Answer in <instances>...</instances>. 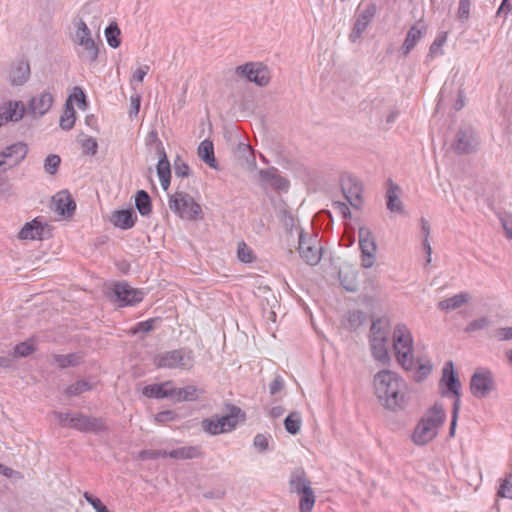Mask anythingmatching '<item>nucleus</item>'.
<instances>
[{
  "mask_svg": "<svg viewBox=\"0 0 512 512\" xmlns=\"http://www.w3.org/2000/svg\"><path fill=\"white\" fill-rule=\"evenodd\" d=\"M374 390L379 402L387 409L395 411L405 407L407 384L396 372L381 370L374 375Z\"/></svg>",
  "mask_w": 512,
  "mask_h": 512,
  "instance_id": "f257e3e1",
  "label": "nucleus"
},
{
  "mask_svg": "<svg viewBox=\"0 0 512 512\" xmlns=\"http://www.w3.org/2000/svg\"><path fill=\"white\" fill-rule=\"evenodd\" d=\"M446 414L442 405L435 404L416 425L412 440L416 445H425L437 435V429L443 424Z\"/></svg>",
  "mask_w": 512,
  "mask_h": 512,
  "instance_id": "f03ea898",
  "label": "nucleus"
},
{
  "mask_svg": "<svg viewBox=\"0 0 512 512\" xmlns=\"http://www.w3.org/2000/svg\"><path fill=\"white\" fill-rule=\"evenodd\" d=\"M393 347L397 362L407 371L413 370L415 360L413 357V337L408 327L399 323L393 331Z\"/></svg>",
  "mask_w": 512,
  "mask_h": 512,
  "instance_id": "7ed1b4c3",
  "label": "nucleus"
},
{
  "mask_svg": "<svg viewBox=\"0 0 512 512\" xmlns=\"http://www.w3.org/2000/svg\"><path fill=\"white\" fill-rule=\"evenodd\" d=\"M170 210L182 219L196 220L202 215L201 206L186 192H175L169 198Z\"/></svg>",
  "mask_w": 512,
  "mask_h": 512,
  "instance_id": "20e7f679",
  "label": "nucleus"
},
{
  "mask_svg": "<svg viewBox=\"0 0 512 512\" xmlns=\"http://www.w3.org/2000/svg\"><path fill=\"white\" fill-rule=\"evenodd\" d=\"M157 368L188 370L193 365L192 351L180 348L157 354L154 358Z\"/></svg>",
  "mask_w": 512,
  "mask_h": 512,
  "instance_id": "39448f33",
  "label": "nucleus"
},
{
  "mask_svg": "<svg viewBox=\"0 0 512 512\" xmlns=\"http://www.w3.org/2000/svg\"><path fill=\"white\" fill-rule=\"evenodd\" d=\"M240 412L241 409L239 407L232 405L230 412L226 415H214L203 419L201 421V427L204 432L210 435H219L232 431L237 425V417Z\"/></svg>",
  "mask_w": 512,
  "mask_h": 512,
  "instance_id": "423d86ee",
  "label": "nucleus"
},
{
  "mask_svg": "<svg viewBox=\"0 0 512 512\" xmlns=\"http://www.w3.org/2000/svg\"><path fill=\"white\" fill-rule=\"evenodd\" d=\"M110 300L118 307L135 306L144 298V292L131 287L126 282H116L107 292Z\"/></svg>",
  "mask_w": 512,
  "mask_h": 512,
  "instance_id": "0eeeda50",
  "label": "nucleus"
},
{
  "mask_svg": "<svg viewBox=\"0 0 512 512\" xmlns=\"http://www.w3.org/2000/svg\"><path fill=\"white\" fill-rule=\"evenodd\" d=\"M321 247L317 235H307L300 230L298 239V252L301 258L311 266L317 265L321 260Z\"/></svg>",
  "mask_w": 512,
  "mask_h": 512,
  "instance_id": "6e6552de",
  "label": "nucleus"
},
{
  "mask_svg": "<svg viewBox=\"0 0 512 512\" xmlns=\"http://www.w3.org/2000/svg\"><path fill=\"white\" fill-rule=\"evenodd\" d=\"M493 373L488 369L477 370L470 380V391L476 398H485L495 390Z\"/></svg>",
  "mask_w": 512,
  "mask_h": 512,
  "instance_id": "1a4fd4ad",
  "label": "nucleus"
},
{
  "mask_svg": "<svg viewBox=\"0 0 512 512\" xmlns=\"http://www.w3.org/2000/svg\"><path fill=\"white\" fill-rule=\"evenodd\" d=\"M479 145L478 136L475 130L470 126L461 127L452 144V148L456 154H470L477 150Z\"/></svg>",
  "mask_w": 512,
  "mask_h": 512,
  "instance_id": "9d476101",
  "label": "nucleus"
},
{
  "mask_svg": "<svg viewBox=\"0 0 512 512\" xmlns=\"http://www.w3.org/2000/svg\"><path fill=\"white\" fill-rule=\"evenodd\" d=\"M359 247L361 250V265L364 268H371L376 259L377 245L368 227L359 228Z\"/></svg>",
  "mask_w": 512,
  "mask_h": 512,
  "instance_id": "9b49d317",
  "label": "nucleus"
},
{
  "mask_svg": "<svg viewBox=\"0 0 512 512\" xmlns=\"http://www.w3.org/2000/svg\"><path fill=\"white\" fill-rule=\"evenodd\" d=\"M236 74L258 86H266L270 81V72L262 63L248 62L240 65L236 68Z\"/></svg>",
  "mask_w": 512,
  "mask_h": 512,
  "instance_id": "f8f14e48",
  "label": "nucleus"
},
{
  "mask_svg": "<svg viewBox=\"0 0 512 512\" xmlns=\"http://www.w3.org/2000/svg\"><path fill=\"white\" fill-rule=\"evenodd\" d=\"M70 428L83 433L98 434L107 429L105 421L101 417L88 416L83 413H76L70 419Z\"/></svg>",
  "mask_w": 512,
  "mask_h": 512,
  "instance_id": "ddd939ff",
  "label": "nucleus"
},
{
  "mask_svg": "<svg viewBox=\"0 0 512 512\" xmlns=\"http://www.w3.org/2000/svg\"><path fill=\"white\" fill-rule=\"evenodd\" d=\"M377 10L378 7L375 3H369L362 11L358 12L352 33L350 34V40L352 42H355L361 37L372 19L375 17Z\"/></svg>",
  "mask_w": 512,
  "mask_h": 512,
  "instance_id": "4468645a",
  "label": "nucleus"
},
{
  "mask_svg": "<svg viewBox=\"0 0 512 512\" xmlns=\"http://www.w3.org/2000/svg\"><path fill=\"white\" fill-rule=\"evenodd\" d=\"M342 192L349 204L359 209L362 204V186L356 177L351 175L342 179Z\"/></svg>",
  "mask_w": 512,
  "mask_h": 512,
  "instance_id": "2eb2a0df",
  "label": "nucleus"
},
{
  "mask_svg": "<svg viewBox=\"0 0 512 512\" xmlns=\"http://www.w3.org/2000/svg\"><path fill=\"white\" fill-rule=\"evenodd\" d=\"M440 383L444 384L446 387V389L442 391L443 396H448L449 394H452L456 397L455 400H460L461 383L454 371L452 361H448L445 363Z\"/></svg>",
  "mask_w": 512,
  "mask_h": 512,
  "instance_id": "dca6fc26",
  "label": "nucleus"
},
{
  "mask_svg": "<svg viewBox=\"0 0 512 512\" xmlns=\"http://www.w3.org/2000/svg\"><path fill=\"white\" fill-rule=\"evenodd\" d=\"M28 147L23 142H17L0 151L2 160L6 162L7 170L17 166L27 155Z\"/></svg>",
  "mask_w": 512,
  "mask_h": 512,
  "instance_id": "f3484780",
  "label": "nucleus"
},
{
  "mask_svg": "<svg viewBox=\"0 0 512 512\" xmlns=\"http://www.w3.org/2000/svg\"><path fill=\"white\" fill-rule=\"evenodd\" d=\"M54 98L53 95L48 92L44 91L40 93L39 95H36L31 98L28 104L29 112L33 116H43L45 115L50 108L52 107Z\"/></svg>",
  "mask_w": 512,
  "mask_h": 512,
  "instance_id": "a211bd4d",
  "label": "nucleus"
},
{
  "mask_svg": "<svg viewBox=\"0 0 512 512\" xmlns=\"http://www.w3.org/2000/svg\"><path fill=\"white\" fill-rule=\"evenodd\" d=\"M173 382L172 381H165L163 383H155V384H149L146 385L143 390L142 394L147 398H154V399H164V398H171L173 399Z\"/></svg>",
  "mask_w": 512,
  "mask_h": 512,
  "instance_id": "6ab92c4d",
  "label": "nucleus"
},
{
  "mask_svg": "<svg viewBox=\"0 0 512 512\" xmlns=\"http://www.w3.org/2000/svg\"><path fill=\"white\" fill-rule=\"evenodd\" d=\"M137 220V215L132 208L116 210L111 216V222L115 227L123 230L131 229Z\"/></svg>",
  "mask_w": 512,
  "mask_h": 512,
  "instance_id": "aec40b11",
  "label": "nucleus"
},
{
  "mask_svg": "<svg viewBox=\"0 0 512 512\" xmlns=\"http://www.w3.org/2000/svg\"><path fill=\"white\" fill-rule=\"evenodd\" d=\"M25 106L21 101H10L0 107V119L5 123L8 121H19L23 118Z\"/></svg>",
  "mask_w": 512,
  "mask_h": 512,
  "instance_id": "412c9836",
  "label": "nucleus"
},
{
  "mask_svg": "<svg viewBox=\"0 0 512 512\" xmlns=\"http://www.w3.org/2000/svg\"><path fill=\"white\" fill-rule=\"evenodd\" d=\"M30 77V66L27 61L21 60L14 64L9 72L10 83L13 86L25 84Z\"/></svg>",
  "mask_w": 512,
  "mask_h": 512,
  "instance_id": "4be33fe9",
  "label": "nucleus"
},
{
  "mask_svg": "<svg viewBox=\"0 0 512 512\" xmlns=\"http://www.w3.org/2000/svg\"><path fill=\"white\" fill-rule=\"evenodd\" d=\"M289 487L291 492L297 494L311 489V482L307 478V475L302 468L294 469L291 472L289 479Z\"/></svg>",
  "mask_w": 512,
  "mask_h": 512,
  "instance_id": "5701e85b",
  "label": "nucleus"
},
{
  "mask_svg": "<svg viewBox=\"0 0 512 512\" xmlns=\"http://www.w3.org/2000/svg\"><path fill=\"white\" fill-rule=\"evenodd\" d=\"M45 227L42 222L34 219L30 222H27L19 232V238L21 240H42L45 238L44 236Z\"/></svg>",
  "mask_w": 512,
  "mask_h": 512,
  "instance_id": "b1692460",
  "label": "nucleus"
},
{
  "mask_svg": "<svg viewBox=\"0 0 512 512\" xmlns=\"http://www.w3.org/2000/svg\"><path fill=\"white\" fill-rule=\"evenodd\" d=\"M426 32L424 26L413 25L407 32L406 38L403 45L401 46V52L404 56H407L416 44L421 40Z\"/></svg>",
  "mask_w": 512,
  "mask_h": 512,
  "instance_id": "393cba45",
  "label": "nucleus"
},
{
  "mask_svg": "<svg viewBox=\"0 0 512 512\" xmlns=\"http://www.w3.org/2000/svg\"><path fill=\"white\" fill-rule=\"evenodd\" d=\"M387 340L388 338L369 339L373 358L382 364H387L390 361V355L387 348Z\"/></svg>",
  "mask_w": 512,
  "mask_h": 512,
  "instance_id": "a878e982",
  "label": "nucleus"
},
{
  "mask_svg": "<svg viewBox=\"0 0 512 512\" xmlns=\"http://www.w3.org/2000/svg\"><path fill=\"white\" fill-rule=\"evenodd\" d=\"M169 457L177 460H191L203 457L201 446H182L169 451Z\"/></svg>",
  "mask_w": 512,
  "mask_h": 512,
  "instance_id": "bb28decb",
  "label": "nucleus"
},
{
  "mask_svg": "<svg viewBox=\"0 0 512 512\" xmlns=\"http://www.w3.org/2000/svg\"><path fill=\"white\" fill-rule=\"evenodd\" d=\"M56 211L62 216H71L75 209L76 203L68 193H58L56 198Z\"/></svg>",
  "mask_w": 512,
  "mask_h": 512,
  "instance_id": "cd10ccee",
  "label": "nucleus"
},
{
  "mask_svg": "<svg viewBox=\"0 0 512 512\" xmlns=\"http://www.w3.org/2000/svg\"><path fill=\"white\" fill-rule=\"evenodd\" d=\"M469 300L470 295L466 292H461L453 297L440 301L437 306L440 310L448 312L460 308L464 304L468 303Z\"/></svg>",
  "mask_w": 512,
  "mask_h": 512,
  "instance_id": "c85d7f7f",
  "label": "nucleus"
},
{
  "mask_svg": "<svg viewBox=\"0 0 512 512\" xmlns=\"http://www.w3.org/2000/svg\"><path fill=\"white\" fill-rule=\"evenodd\" d=\"M399 187L390 182L389 188L386 193V205L390 212L402 213L403 204L398 196Z\"/></svg>",
  "mask_w": 512,
  "mask_h": 512,
  "instance_id": "c756f323",
  "label": "nucleus"
},
{
  "mask_svg": "<svg viewBox=\"0 0 512 512\" xmlns=\"http://www.w3.org/2000/svg\"><path fill=\"white\" fill-rule=\"evenodd\" d=\"M173 400L175 401H195L199 398L201 391L194 385H188L183 388L173 386Z\"/></svg>",
  "mask_w": 512,
  "mask_h": 512,
  "instance_id": "7c9ffc66",
  "label": "nucleus"
},
{
  "mask_svg": "<svg viewBox=\"0 0 512 512\" xmlns=\"http://www.w3.org/2000/svg\"><path fill=\"white\" fill-rule=\"evenodd\" d=\"M198 156L211 168H217V162L214 155V147L211 141L204 140L200 143L198 147Z\"/></svg>",
  "mask_w": 512,
  "mask_h": 512,
  "instance_id": "2f4dec72",
  "label": "nucleus"
},
{
  "mask_svg": "<svg viewBox=\"0 0 512 512\" xmlns=\"http://www.w3.org/2000/svg\"><path fill=\"white\" fill-rule=\"evenodd\" d=\"M53 360L60 368H68L80 365L83 357L80 353L55 354L53 355Z\"/></svg>",
  "mask_w": 512,
  "mask_h": 512,
  "instance_id": "473e14b6",
  "label": "nucleus"
},
{
  "mask_svg": "<svg viewBox=\"0 0 512 512\" xmlns=\"http://www.w3.org/2000/svg\"><path fill=\"white\" fill-rule=\"evenodd\" d=\"M83 47V51L79 53V56L88 62L96 61L98 57V46L95 41L91 38L80 41L77 43Z\"/></svg>",
  "mask_w": 512,
  "mask_h": 512,
  "instance_id": "72a5a7b5",
  "label": "nucleus"
},
{
  "mask_svg": "<svg viewBox=\"0 0 512 512\" xmlns=\"http://www.w3.org/2000/svg\"><path fill=\"white\" fill-rule=\"evenodd\" d=\"M135 207L142 216H148L151 213V198L145 190L137 191L135 195Z\"/></svg>",
  "mask_w": 512,
  "mask_h": 512,
  "instance_id": "f704fd0d",
  "label": "nucleus"
},
{
  "mask_svg": "<svg viewBox=\"0 0 512 512\" xmlns=\"http://www.w3.org/2000/svg\"><path fill=\"white\" fill-rule=\"evenodd\" d=\"M157 148H158V152H159V160H158V164H157V167H156L158 177L159 178L171 177L170 163H169V160L167 158L165 149H164V147L162 145V142L158 143V147Z\"/></svg>",
  "mask_w": 512,
  "mask_h": 512,
  "instance_id": "c9c22d12",
  "label": "nucleus"
},
{
  "mask_svg": "<svg viewBox=\"0 0 512 512\" xmlns=\"http://www.w3.org/2000/svg\"><path fill=\"white\" fill-rule=\"evenodd\" d=\"M75 110L73 108L72 103L69 102V100L66 101L65 109L63 111V114L60 117V127L63 130L69 131L73 128L75 124Z\"/></svg>",
  "mask_w": 512,
  "mask_h": 512,
  "instance_id": "e433bc0d",
  "label": "nucleus"
},
{
  "mask_svg": "<svg viewBox=\"0 0 512 512\" xmlns=\"http://www.w3.org/2000/svg\"><path fill=\"white\" fill-rule=\"evenodd\" d=\"M371 338H388V321L384 318H378L372 322L370 328Z\"/></svg>",
  "mask_w": 512,
  "mask_h": 512,
  "instance_id": "4c0bfd02",
  "label": "nucleus"
},
{
  "mask_svg": "<svg viewBox=\"0 0 512 512\" xmlns=\"http://www.w3.org/2000/svg\"><path fill=\"white\" fill-rule=\"evenodd\" d=\"M301 414L299 412H291L284 419V427L289 434L296 435L301 428Z\"/></svg>",
  "mask_w": 512,
  "mask_h": 512,
  "instance_id": "58836bf2",
  "label": "nucleus"
},
{
  "mask_svg": "<svg viewBox=\"0 0 512 512\" xmlns=\"http://www.w3.org/2000/svg\"><path fill=\"white\" fill-rule=\"evenodd\" d=\"M107 43L112 48H117L121 44L120 40V29L115 22L110 23L105 31Z\"/></svg>",
  "mask_w": 512,
  "mask_h": 512,
  "instance_id": "ea45409f",
  "label": "nucleus"
},
{
  "mask_svg": "<svg viewBox=\"0 0 512 512\" xmlns=\"http://www.w3.org/2000/svg\"><path fill=\"white\" fill-rule=\"evenodd\" d=\"M92 390V384L86 380H78L73 384L69 385L64 393L68 397L78 396L84 392Z\"/></svg>",
  "mask_w": 512,
  "mask_h": 512,
  "instance_id": "a19ab883",
  "label": "nucleus"
},
{
  "mask_svg": "<svg viewBox=\"0 0 512 512\" xmlns=\"http://www.w3.org/2000/svg\"><path fill=\"white\" fill-rule=\"evenodd\" d=\"M299 494L301 495L299 501L300 512H311L316 500L312 488Z\"/></svg>",
  "mask_w": 512,
  "mask_h": 512,
  "instance_id": "79ce46f5",
  "label": "nucleus"
},
{
  "mask_svg": "<svg viewBox=\"0 0 512 512\" xmlns=\"http://www.w3.org/2000/svg\"><path fill=\"white\" fill-rule=\"evenodd\" d=\"M446 41L447 32L439 33L429 48L428 57L434 58L436 56L443 55L442 47L446 43Z\"/></svg>",
  "mask_w": 512,
  "mask_h": 512,
  "instance_id": "37998d69",
  "label": "nucleus"
},
{
  "mask_svg": "<svg viewBox=\"0 0 512 512\" xmlns=\"http://www.w3.org/2000/svg\"><path fill=\"white\" fill-rule=\"evenodd\" d=\"M365 319L366 315L361 310L350 311L347 317L349 329L356 330L364 323Z\"/></svg>",
  "mask_w": 512,
  "mask_h": 512,
  "instance_id": "c03bdc74",
  "label": "nucleus"
},
{
  "mask_svg": "<svg viewBox=\"0 0 512 512\" xmlns=\"http://www.w3.org/2000/svg\"><path fill=\"white\" fill-rule=\"evenodd\" d=\"M237 257L243 263H251L254 260L252 249L243 241L238 244Z\"/></svg>",
  "mask_w": 512,
  "mask_h": 512,
  "instance_id": "a18cd8bd",
  "label": "nucleus"
},
{
  "mask_svg": "<svg viewBox=\"0 0 512 512\" xmlns=\"http://www.w3.org/2000/svg\"><path fill=\"white\" fill-rule=\"evenodd\" d=\"M61 163L60 156L56 154H50L44 161V169L47 173L54 175L57 173Z\"/></svg>",
  "mask_w": 512,
  "mask_h": 512,
  "instance_id": "49530a36",
  "label": "nucleus"
},
{
  "mask_svg": "<svg viewBox=\"0 0 512 512\" xmlns=\"http://www.w3.org/2000/svg\"><path fill=\"white\" fill-rule=\"evenodd\" d=\"M491 320L488 317H480L471 321L465 328V332L471 333L478 330H483L491 325Z\"/></svg>",
  "mask_w": 512,
  "mask_h": 512,
  "instance_id": "de8ad7c7",
  "label": "nucleus"
},
{
  "mask_svg": "<svg viewBox=\"0 0 512 512\" xmlns=\"http://www.w3.org/2000/svg\"><path fill=\"white\" fill-rule=\"evenodd\" d=\"M159 321V318H150L145 321L138 322L132 329L133 334L136 333H148L155 328V323Z\"/></svg>",
  "mask_w": 512,
  "mask_h": 512,
  "instance_id": "09e8293b",
  "label": "nucleus"
},
{
  "mask_svg": "<svg viewBox=\"0 0 512 512\" xmlns=\"http://www.w3.org/2000/svg\"><path fill=\"white\" fill-rule=\"evenodd\" d=\"M174 172L176 177H187L190 174L189 165L180 157L176 156L174 160Z\"/></svg>",
  "mask_w": 512,
  "mask_h": 512,
  "instance_id": "8fccbe9b",
  "label": "nucleus"
},
{
  "mask_svg": "<svg viewBox=\"0 0 512 512\" xmlns=\"http://www.w3.org/2000/svg\"><path fill=\"white\" fill-rule=\"evenodd\" d=\"M270 438H271L270 435L258 433L255 435V437L253 439V445L260 453H264L269 450V439Z\"/></svg>",
  "mask_w": 512,
  "mask_h": 512,
  "instance_id": "3c124183",
  "label": "nucleus"
},
{
  "mask_svg": "<svg viewBox=\"0 0 512 512\" xmlns=\"http://www.w3.org/2000/svg\"><path fill=\"white\" fill-rule=\"evenodd\" d=\"M471 0H459L457 18L461 22H465L470 17Z\"/></svg>",
  "mask_w": 512,
  "mask_h": 512,
  "instance_id": "603ef678",
  "label": "nucleus"
},
{
  "mask_svg": "<svg viewBox=\"0 0 512 512\" xmlns=\"http://www.w3.org/2000/svg\"><path fill=\"white\" fill-rule=\"evenodd\" d=\"M413 369H416L414 379L419 382V381H422L424 378H426L430 374L432 366L429 362H426V363H418V362L416 363L415 362V366Z\"/></svg>",
  "mask_w": 512,
  "mask_h": 512,
  "instance_id": "864d4df0",
  "label": "nucleus"
},
{
  "mask_svg": "<svg viewBox=\"0 0 512 512\" xmlns=\"http://www.w3.org/2000/svg\"><path fill=\"white\" fill-rule=\"evenodd\" d=\"M83 154L94 156L97 153L98 143L95 138L87 137L81 143Z\"/></svg>",
  "mask_w": 512,
  "mask_h": 512,
  "instance_id": "5fc2aeb1",
  "label": "nucleus"
},
{
  "mask_svg": "<svg viewBox=\"0 0 512 512\" xmlns=\"http://www.w3.org/2000/svg\"><path fill=\"white\" fill-rule=\"evenodd\" d=\"M83 497L95 509L96 512H110L102 501L89 492H84Z\"/></svg>",
  "mask_w": 512,
  "mask_h": 512,
  "instance_id": "6e6d98bb",
  "label": "nucleus"
},
{
  "mask_svg": "<svg viewBox=\"0 0 512 512\" xmlns=\"http://www.w3.org/2000/svg\"><path fill=\"white\" fill-rule=\"evenodd\" d=\"M35 350L34 345L31 342L24 341L17 344L14 348V353L20 357H26L32 354Z\"/></svg>",
  "mask_w": 512,
  "mask_h": 512,
  "instance_id": "4d7b16f0",
  "label": "nucleus"
},
{
  "mask_svg": "<svg viewBox=\"0 0 512 512\" xmlns=\"http://www.w3.org/2000/svg\"><path fill=\"white\" fill-rule=\"evenodd\" d=\"M91 38V31L88 28L87 24L80 20L76 29V43Z\"/></svg>",
  "mask_w": 512,
  "mask_h": 512,
  "instance_id": "13d9d810",
  "label": "nucleus"
},
{
  "mask_svg": "<svg viewBox=\"0 0 512 512\" xmlns=\"http://www.w3.org/2000/svg\"><path fill=\"white\" fill-rule=\"evenodd\" d=\"M497 495L501 498L512 499V483L508 479L501 481Z\"/></svg>",
  "mask_w": 512,
  "mask_h": 512,
  "instance_id": "bf43d9fd",
  "label": "nucleus"
},
{
  "mask_svg": "<svg viewBox=\"0 0 512 512\" xmlns=\"http://www.w3.org/2000/svg\"><path fill=\"white\" fill-rule=\"evenodd\" d=\"M285 386L284 379L282 376L277 375L273 379V381L269 384V393L271 396H276L279 392L283 390Z\"/></svg>",
  "mask_w": 512,
  "mask_h": 512,
  "instance_id": "052dcab7",
  "label": "nucleus"
},
{
  "mask_svg": "<svg viewBox=\"0 0 512 512\" xmlns=\"http://www.w3.org/2000/svg\"><path fill=\"white\" fill-rule=\"evenodd\" d=\"M494 336L498 341H508L512 339V326L500 327L494 332Z\"/></svg>",
  "mask_w": 512,
  "mask_h": 512,
  "instance_id": "680f3d73",
  "label": "nucleus"
},
{
  "mask_svg": "<svg viewBox=\"0 0 512 512\" xmlns=\"http://www.w3.org/2000/svg\"><path fill=\"white\" fill-rule=\"evenodd\" d=\"M74 98V100L78 103V105L81 107V105L86 106V95L82 88L75 87L73 90V94L69 96L67 100L71 103V99Z\"/></svg>",
  "mask_w": 512,
  "mask_h": 512,
  "instance_id": "e2e57ef3",
  "label": "nucleus"
},
{
  "mask_svg": "<svg viewBox=\"0 0 512 512\" xmlns=\"http://www.w3.org/2000/svg\"><path fill=\"white\" fill-rule=\"evenodd\" d=\"M501 225L507 238L512 239V215H503L500 217Z\"/></svg>",
  "mask_w": 512,
  "mask_h": 512,
  "instance_id": "0e129e2a",
  "label": "nucleus"
},
{
  "mask_svg": "<svg viewBox=\"0 0 512 512\" xmlns=\"http://www.w3.org/2000/svg\"><path fill=\"white\" fill-rule=\"evenodd\" d=\"M277 174V170L275 168L270 169H262L259 171L260 180L265 183H272L274 177Z\"/></svg>",
  "mask_w": 512,
  "mask_h": 512,
  "instance_id": "69168bd1",
  "label": "nucleus"
},
{
  "mask_svg": "<svg viewBox=\"0 0 512 512\" xmlns=\"http://www.w3.org/2000/svg\"><path fill=\"white\" fill-rule=\"evenodd\" d=\"M149 66L148 65H143L141 67H139L133 74L132 78H131V83L133 84L134 82H138V83H141L143 80H144V77L147 75V73L149 72Z\"/></svg>",
  "mask_w": 512,
  "mask_h": 512,
  "instance_id": "338daca9",
  "label": "nucleus"
},
{
  "mask_svg": "<svg viewBox=\"0 0 512 512\" xmlns=\"http://www.w3.org/2000/svg\"><path fill=\"white\" fill-rule=\"evenodd\" d=\"M271 185L277 190L285 191L289 188V181L284 177L276 174Z\"/></svg>",
  "mask_w": 512,
  "mask_h": 512,
  "instance_id": "774afa93",
  "label": "nucleus"
}]
</instances>
